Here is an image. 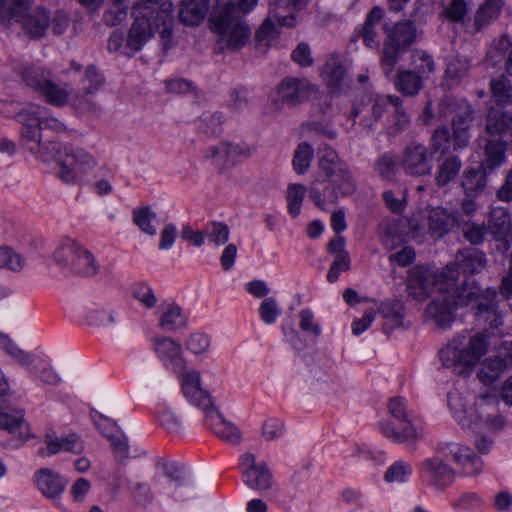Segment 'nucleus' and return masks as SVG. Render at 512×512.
I'll use <instances>...</instances> for the list:
<instances>
[{
  "label": "nucleus",
  "instance_id": "obj_26",
  "mask_svg": "<svg viewBox=\"0 0 512 512\" xmlns=\"http://www.w3.org/2000/svg\"><path fill=\"white\" fill-rule=\"evenodd\" d=\"M243 149L240 145L229 142H221L216 146H211L205 151V159L219 168L224 169L233 166L237 158L242 155Z\"/></svg>",
  "mask_w": 512,
  "mask_h": 512
},
{
  "label": "nucleus",
  "instance_id": "obj_47",
  "mask_svg": "<svg viewBox=\"0 0 512 512\" xmlns=\"http://www.w3.org/2000/svg\"><path fill=\"white\" fill-rule=\"evenodd\" d=\"M151 23L152 27H155L163 39L169 38L172 35L173 27V15L170 5L160 7L157 3L151 16Z\"/></svg>",
  "mask_w": 512,
  "mask_h": 512
},
{
  "label": "nucleus",
  "instance_id": "obj_12",
  "mask_svg": "<svg viewBox=\"0 0 512 512\" xmlns=\"http://www.w3.org/2000/svg\"><path fill=\"white\" fill-rule=\"evenodd\" d=\"M239 469L244 484L259 492L268 495L274 488L272 472L266 462H257L252 453H244L239 458Z\"/></svg>",
  "mask_w": 512,
  "mask_h": 512
},
{
  "label": "nucleus",
  "instance_id": "obj_51",
  "mask_svg": "<svg viewBox=\"0 0 512 512\" xmlns=\"http://www.w3.org/2000/svg\"><path fill=\"white\" fill-rule=\"evenodd\" d=\"M330 182L342 197H349L357 190V181L350 166Z\"/></svg>",
  "mask_w": 512,
  "mask_h": 512
},
{
  "label": "nucleus",
  "instance_id": "obj_25",
  "mask_svg": "<svg viewBox=\"0 0 512 512\" xmlns=\"http://www.w3.org/2000/svg\"><path fill=\"white\" fill-rule=\"evenodd\" d=\"M318 170L324 178L322 182L331 181L339 176L349 165L340 158L337 151L330 146L318 149Z\"/></svg>",
  "mask_w": 512,
  "mask_h": 512
},
{
  "label": "nucleus",
  "instance_id": "obj_19",
  "mask_svg": "<svg viewBox=\"0 0 512 512\" xmlns=\"http://www.w3.org/2000/svg\"><path fill=\"white\" fill-rule=\"evenodd\" d=\"M152 341L154 352L167 369L181 372L186 368V360L179 342L165 336H155Z\"/></svg>",
  "mask_w": 512,
  "mask_h": 512
},
{
  "label": "nucleus",
  "instance_id": "obj_27",
  "mask_svg": "<svg viewBox=\"0 0 512 512\" xmlns=\"http://www.w3.org/2000/svg\"><path fill=\"white\" fill-rule=\"evenodd\" d=\"M452 306L454 305L450 291L439 292V295L434 296L427 305L426 313L435 320L439 327L446 328L454 320Z\"/></svg>",
  "mask_w": 512,
  "mask_h": 512
},
{
  "label": "nucleus",
  "instance_id": "obj_45",
  "mask_svg": "<svg viewBox=\"0 0 512 512\" xmlns=\"http://www.w3.org/2000/svg\"><path fill=\"white\" fill-rule=\"evenodd\" d=\"M507 367V361L500 356L489 357L481 364L478 373L479 380L488 385L494 383Z\"/></svg>",
  "mask_w": 512,
  "mask_h": 512
},
{
  "label": "nucleus",
  "instance_id": "obj_55",
  "mask_svg": "<svg viewBox=\"0 0 512 512\" xmlns=\"http://www.w3.org/2000/svg\"><path fill=\"white\" fill-rule=\"evenodd\" d=\"M313 154V147L309 143L302 142L298 145L293 156V167L296 173L302 175L308 171Z\"/></svg>",
  "mask_w": 512,
  "mask_h": 512
},
{
  "label": "nucleus",
  "instance_id": "obj_7",
  "mask_svg": "<svg viewBox=\"0 0 512 512\" xmlns=\"http://www.w3.org/2000/svg\"><path fill=\"white\" fill-rule=\"evenodd\" d=\"M385 39L380 58V66L389 78L394 72L396 64L417 39V29L413 21L404 20L395 23L392 27L385 26Z\"/></svg>",
  "mask_w": 512,
  "mask_h": 512
},
{
  "label": "nucleus",
  "instance_id": "obj_30",
  "mask_svg": "<svg viewBox=\"0 0 512 512\" xmlns=\"http://www.w3.org/2000/svg\"><path fill=\"white\" fill-rule=\"evenodd\" d=\"M487 186V172L484 164L467 167L461 176V187L468 197H477Z\"/></svg>",
  "mask_w": 512,
  "mask_h": 512
},
{
  "label": "nucleus",
  "instance_id": "obj_62",
  "mask_svg": "<svg viewBox=\"0 0 512 512\" xmlns=\"http://www.w3.org/2000/svg\"><path fill=\"white\" fill-rule=\"evenodd\" d=\"M259 314L265 324L271 325L280 316L281 309L273 297H266L259 306Z\"/></svg>",
  "mask_w": 512,
  "mask_h": 512
},
{
  "label": "nucleus",
  "instance_id": "obj_36",
  "mask_svg": "<svg viewBox=\"0 0 512 512\" xmlns=\"http://www.w3.org/2000/svg\"><path fill=\"white\" fill-rule=\"evenodd\" d=\"M86 248L77 241L65 238L63 239L53 253V260L62 270L69 271L71 264Z\"/></svg>",
  "mask_w": 512,
  "mask_h": 512
},
{
  "label": "nucleus",
  "instance_id": "obj_9",
  "mask_svg": "<svg viewBox=\"0 0 512 512\" xmlns=\"http://www.w3.org/2000/svg\"><path fill=\"white\" fill-rule=\"evenodd\" d=\"M388 409L398 424L392 421L380 422L379 428L382 434L395 443H404L410 450H416L419 434L412 424V412L408 410L406 399L401 396L392 398Z\"/></svg>",
  "mask_w": 512,
  "mask_h": 512
},
{
  "label": "nucleus",
  "instance_id": "obj_24",
  "mask_svg": "<svg viewBox=\"0 0 512 512\" xmlns=\"http://www.w3.org/2000/svg\"><path fill=\"white\" fill-rule=\"evenodd\" d=\"M321 75L326 85L335 92L343 91L352 82L344 63L338 57L326 61Z\"/></svg>",
  "mask_w": 512,
  "mask_h": 512
},
{
  "label": "nucleus",
  "instance_id": "obj_16",
  "mask_svg": "<svg viewBox=\"0 0 512 512\" xmlns=\"http://www.w3.org/2000/svg\"><path fill=\"white\" fill-rule=\"evenodd\" d=\"M433 153L421 143H412L404 150L402 167L406 174L414 177L429 175L433 168Z\"/></svg>",
  "mask_w": 512,
  "mask_h": 512
},
{
  "label": "nucleus",
  "instance_id": "obj_61",
  "mask_svg": "<svg viewBox=\"0 0 512 512\" xmlns=\"http://www.w3.org/2000/svg\"><path fill=\"white\" fill-rule=\"evenodd\" d=\"M274 20L277 22L276 17L271 13L270 6L267 18L264 20L255 34L258 43H264L265 45H268L276 37L278 31L274 24Z\"/></svg>",
  "mask_w": 512,
  "mask_h": 512
},
{
  "label": "nucleus",
  "instance_id": "obj_50",
  "mask_svg": "<svg viewBox=\"0 0 512 512\" xmlns=\"http://www.w3.org/2000/svg\"><path fill=\"white\" fill-rule=\"evenodd\" d=\"M99 271V264L97 263L94 255L87 249H85L80 256L71 264L69 272L92 277L95 276Z\"/></svg>",
  "mask_w": 512,
  "mask_h": 512
},
{
  "label": "nucleus",
  "instance_id": "obj_23",
  "mask_svg": "<svg viewBox=\"0 0 512 512\" xmlns=\"http://www.w3.org/2000/svg\"><path fill=\"white\" fill-rule=\"evenodd\" d=\"M310 0H274L270 3L271 13L281 27L294 28L297 24L296 13L304 10Z\"/></svg>",
  "mask_w": 512,
  "mask_h": 512
},
{
  "label": "nucleus",
  "instance_id": "obj_46",
  "mask_svg": "<svg viewBox=\"0 0 512 512\" xmlns=\"http://www.w3.org/2000/svg\"><path fill=\"white\" fill-rule=\"evenodd\" d=\"M84 319L89 326L100 327L106 323L114 324L117 318L115 310H107L98 304H90L84 309Z\"/></svg>",
  "mask_w": 512,
  "mask_h": 512
},
{
  "label": "nucleus",
  "instance_id": "obj_5",
  "mask_svg": "<svg viewBox=\"0 0 512 512\" xmlns=\"http://www.w3.org/2000/svg\"><path fill=\"white\" fill-rule=\"evenodd\" d=\"M512 135V112L490 107L485 118L484 135L481 138L484 150V163L494 169L505 160L507 142L503 138Z\"/></svg>",
  "mask_w": 512,
  "mask_h": 512
},
{
  "label": "nucleus",
  "instance_id": "obj_49",
  "mask_svg": "<svg viewBox=\"0 0 512 512\" xmlns=\"http://www.w3.org/2000/svg\"><path fill=\"white\" fill-rule=\"evenodd\" d=\"M0 348L4 349L9 356L24 367L32 366L37 359L35 354L22 350L3 333H0Z\"/></svg>",
  "mask_w": 512,
  "mask_h": 512
},
{
  "label": "nucleus",
  "instance_id": "obj_60",
  "mask_svg": "<svg viewBox=\"0 0 512 512\" xmlns=\"http://www.w3.org/2000/svg\"><path fill=\"white\" fill-rule=\"evenodd\" d=\"M412 58V64L414 65L413 71H416L423 79L435 70V62L432 56L426 51L416 50L413 52Z\"/></svg>",
  "mask_w": 512,
  "mask_h": 512
},
{
  "label": "nucleus",
  "instance_id": "obj_4",
  "mask_svg": "<svg viewBox=\"0 0 512 512\" xmlns=\"http://www.w3.org/2000/svg\"><path fill=\"white\" fill-rule=\"evenodd\" d=\"M488 347V337L484 333L472 336L459 335L439 351V356L443 367L458 375L467 376L487 352Z\"/></svg>",
  "mask_w": 512,
  "mask_h": 512
},
{
  "label": "nucleus",
  "instance_id": "obj_33",
  "mask_svg": "<svg viewBox=\"0 0 512 512\" xmlns=\"http://www.w3.org/2000/svg\"><path fill=\"white\" fill-rule=\"evenodd\" d=\"M383 17V10L375 6L368 13L364 24L361 28H357L354 32L352 40L362 38L367 47H374L378 44L377 41V26Z\"/></svg>",
  "mask_w": 512,
  "mask_h": 512
},
{
  "label": "nucleus",
  "instance_id": "obj_41",
  "mask_svg": "<svg viewBox=\"0 0 512 512\" xmlns=\"http://www.w3.org/2000/svg\"><path fill=\"white\" fill-rule=\"evenodd\" d=\"M459 219L456 215H450L442 207H436L430 210L428 216L429 231L435 237H442L447 234L454 223Z\"/></svg>",
  "mask_w": 512,
  "mask_h": 512
},
{
  "label": "nucleus",
  "instance_id": "obj_37",
  "mask_svg": "<svg viewBox=\"0 0 512 512\" xmlns=\"http://www.w3.org/2000/svg\"><path fill=\"white\" fill-rule=\"evenodd\" d=\"M512 229L510 213L506 208L494 207L490 211L488 231L496 241L505 240Z\"/></svg>",
  "mask_w": 512,
  "mask_h": 512
},
{
  "label": "nucleus",
  "instance_id": "obj_54",
  "mask_svg": "<svg viewBox=\"0 0 512 512\" xmlns=\"http://www.w3.org/2000/svg\"><path fill=\"white\" fill-rule=\"evenodd\" d=\"M224 116L221 112L204 113L198 119V128L210 136H217L222 132Z\"/></svg>",
  "mask_w": 512,
  "mask_h": 512
},
{
  "label": "nucleus",
  "instance_id": "obj_42",
  "mask_svg": "<svg viewBox=\"0 0 512 512\" xmlns=\"http://www.w3.org/2000/svg\"><path fill=\"white\" fill-rule=\"evenodd\" d=\"M45 443L47 445V449L40 448L37 451V454L41 457L51 456L57 454L61 451L66 452H79L77 450L78 446V437L74 434L68 435L67 437H54L50 434H46Z\"/></svg>",
  "mask_w": 512,
  "mask_h": 512
},
{
  "label": "nucleus",
  "instance_id": "obj_64",
  "mask_svg": "<svg viewBox=\"0 0 512 512\" xmlns=\"http://www.w3.org/2000/svg\"><path fill=\"white\" fill-rule=\"evenodd\" d=\"M104 78L94 65H89L82 79L83 89L86 94H93L101 87Z\"/></svg>",
  "mask_w": 512,
  "mask_h": 512
},
{
  "label": "nucleus",
  "instance_id": "obj_31",
  "mask_svg": "<svg viewBox=\"0 0 512 512\" xmlns=\"http://www.w3.org/2000/svg\"><path fill=\"white\" fill-rule=\"evenodd\" d=\"M210 7V0H181L179 19L188 26H196L203 22Z\"/></svg>",
  "mask_w": 512,
  "mask_h": 512
},
{
  "label": "nucleus",
  "instance_id": "obj_52",
  "mask_svg": "<svg viewBox=\"0 0 512 512\" xmlns=\"http://www.w3.org/2000/svg\"><path fill=\"white\" fill-rule=\"evenodd\" d=\"M306 191L307 188L305 185L297 183L290 184L287 188V208L293 218H296L301 212V206Z\"/></svg>",
  "mask_w": 512,
  "mask_h": 512
},
{
  "label": "nucleus",
  "instance_id": "obj_34",
  "mask_svg": "<svg viewBox=\"0 0 512 512\" xmlns=\"http://www.w3.org/2000/svg\"><path fill=\"white\" fill-rule=\"evenodd\" d=\"M319 179L314 180L308 189L309 198L313 201L314 205L319 209L326 211L330 205H334L338 202L341 196L335 189L330 181H325V186L320 188Z\"/></svg>",
  "mask_w": 512,
  "mask_h": 512
},
{
  "label": "nucleus",
  "instance_id": "obj_32",
  "mask_svg": "<svg viewBox=\"0 0 512 512\" xmlns=\"http://www.w3.org/2000/svg\"><path fill=\"white\" fill-rule=\"evenodd\" d=\"M502 5V0H485L476 11L472 25H467L466 30L472 34L481 31L498 18Z\"/></svg>",
  "mask_w": 512,
  "mask_h": 512
},
{
  "label": "nucleus",
  "instance_id": "obj_14",
  "mask_svg": "<svg viewBox=\"0 0 512 512\" xmlns=\"http://www.w3.org/2000/svg\"><path fill=\"white\" fill-rule=\"evenodd\" d=\"M150 7L143 4H134L131 9L133 23L126 39V48L136 53L142 49L145 43L153 36Z\"/></svg>",
  "mask_w": 512,
  "mask_h": 512
},
{
  "label": "nucleus",
  "instance_id": "obj_56",
  "mask_svg": "<svg viewBox=\"0 0 512 512\" xmlns=\"http://www.w3.org/2000/svg\"><path fill=\"white\" fill-rule=\"evenodd\" d=\"M457 225L461 228L464 238L474 245L481 244L488 231L484 224H477L464 219H457Z\"/></svg>",
  "mask_w": 512,
  "mask_h": 512
},
{
  "label": "nucleus",
  "instance_id": "obj_44",
  "mask_svg": "<svg viewBox=\"0 0 512 512\" xmlns=\"http://www.w3.org/2000/svg\"><path fill=\"white\" fill-rule=\"evenodd\" d=\"M391 107V101L388 96H378L372 100L371 105L367 108V113L373 114V119L368 118L366 115L361 118L360 125L367 132L375 129L376 123L381 121L385 114H387Z\"/></svg>",
  "mask_w": 512,
  "mask_h": 512
},
{
  "label": "nucleus",
  "instance_id": "obj_15",
  "mask_svg": "<svg viewBox=\"0 0 512 512\" xmlns=\"http://www.w3.org/2000/svg\"><path fill=\"white\" fill-rule=\"evenodd\" d=\"M30 3L31 0H27L26 6L20 10L18 17L0 19V22L7 25L12 22H22V27L25 33L30 38L38 39L45 35L50 24V17L46 9L42 7H37L28 14H25L30 7Z\"/></svg>",
  "mask_w": 512,
  "mask_h": 512
},
{
  "label": "nucleus",
  "instance_id": "obj_8",
  "mask_svg": "<svg viewBox=\"0 0 512 512\" xmlns=\"http://www.w3.org/2000/svg\"><path fill=\"white\" fill-rule=\"evenodd\" d=\"M455 281L452 265H446L440 273L416 266L409 271L407 290L415 300L424 301L433 292H449Z\"/></svg>",
  "mask_w": 512,
  "mask_h": 512
},
{
  "label": "nucleus",
  "instance_id": "obj_63",
  "mask_svg": "<svg viewBox=\"0 0 512 512\" xmlns=\"http://www.w3.org/2000/svg\"><path fill=\"white\" fill-rule=\"evenodd\" d=\"M130 492L134 502L139 506L146 507L151 504L154 499L150 485L144 482L134 483L130 487Z\"/></svg>",
  "mask_w": 512,
  "mask_h": 512
},
{
  "label": "nucleus",
  "instance_id": "obj_6",
  "mask_svg": "<svg viewBox=\"0 0 512 512\" xmlns=\"http://www.w3.org/2000/svg\"><path fill=\"white\" fill-rule=\"evenodd\" d=\"M231 2L213 6L209 22L211 29L218 34L217 46L220 50L239 51L250 38V27L241 17L228 13Z\"/></svg>",
  "mask_w": 512,
  "mask_h": 512
},
{
  "label": "nucleus",
  "instance_id": "obj_38",
  "mask_svg": "<svg viewBox=\"0 0 512 512\" xmlns=\"http://www.w3.org/2000/svg\"><path fill=\"white\" fill-rule=\"evenodd\" d=\"M378 311L384 318L383 329L386 333L403 325L405 306L399 300H387L380 304Z\"/></svg>",
  "mask_w": 512,
  "mask_h": 512
},
{
  "label": "nucleus",
  "instance_id": "obj_18",
  "mask_svg": "<svg viewBox=\"0 0 512 512\" xmlns=\"http://www.w3.org/2000/svg\"><path fill=\"white\" fill-rule=\"evenodd\" d=\"M180 376L182 391L186 399L202 411L212 406L214 400L208 391L201 387V374L197 370L184 368L176 372Z\"/></svg>",
  "mask_w": 512,
  "mask_h": 512
},
{
  "label": "nucleus",
  "instance_id": "obj_20",
  "mask_svg": "<svg viewBox=\"0 0 512 512\" xmlns=\"http://www.w3.org/2000/svg\"><path fill=\"white\" fill-rule=\"evenodd\" d=\"M313 88L305 78L287 77L280 82L277 92L284 104L295 106L309 99Z\"/></svg>",
  "mask_w": 512,
  "mask_h": 512
},
{
  "label": "nucleus",
  "instance_id": "obj_2",
  "mask_svg": "<svg viewBox=\"0 0 512 512\" xmlns=\"http://www.w3.org/2000/svg\"><path fill=\"white\" fill-rule=\"evenodd\" d=\"M452 461L462 467V475L471 477L481 473L483 461L475 452L456 442H440L435 447L434 455L424 459L418 466L419 472L427 479L430 486L444 490L451 486L456 478Z\"/></svg>",
  "mask_w": 512,
  "mask_h": 512
},
{
  "label": "nucleus",
  "instance_id": "obj_48",
  "mask_svg": "<svg viewBox=\"0 0 512 512\" xmlns=\"http://www.w3.org/2000/svg\"><path fill=\"white\" fill-rule=\"evenodd\" d=\"M490 91L494 101L499 106L512 104V85L509 78L500 75L490 81Z\"/></svg>",
  "mask_w": 512,
  "mask_h": 512
},
{
  "label": "nucleus",
  "instance_id": "obj_59",
  "mask_svg": "<svg viewBox=\"0 0 512 512\" xmlns=\"http://www.w3.org/2000/svg\"><path fill=\"white\" fill-rule=\"evenodd\" d=\"M132 297L146 309H152L157 304L153 289L145 283H136L131 287Z\"/></svg>",
  "mask_w": 512,
  "mask_h": 512
},
{
  "label": "nucleus",
  "instance_id": "obj_57",
  "mask_svg": "<svg viewBox=\"0 0 512 512\" xmlns=\"http://www.w3.org/2000/svg\"><path fill=\"white\" fill-rule=\"evenodd\" d=\"M156 219L155 212L149 207H142L133 211V222L139 229L151 236L156 235L157 228L152 224Z\"/></svg>",
  "mask_w": 512,
  "mask_h": 512
},
{
  "label": "nucleus",
  "instance_id": "obj_35",
  "mask_svg": "<svg viewBox=\"0 0 512 512\" xmlns=\"http://www.w3.org/2000/svg\"><path fill=\"white\" fill-rule=\"evenodd\" d=\"M391 101L392 119H388V122L384 125V128L388 135L394 136L402 131L406 130L410 123L411 117L403 107L402 99L397 95H389Z\"/></svg>",
  "mask_w": 512,
  "mask_h": 512
},
{
  "label": "nucleus",
  "instance_id": "obj_43",
  "mask_svg": "<svg viewBox=\"0 0 512 512\" xmlns=\"http://www.w3.org/2000/svg\"><path fill=\"white\" fill-rule=\"evenodd\" d=\"M462 168V161L455 155H449L439 163L435 174V183L444 188L454 181Z\"/></svg>",
  "mask_w": 512,
  "mask_h": 512
},
{
  "label": "nucleus",
  "instance_id": "obj_40",
  "mask_svg": "<svg viewBox=\"0 0 512 512\" xmlns=\"http://www.w3.org/2000/svg\"><path fill=\"white\" fill-rule=\"evenodd\" d=\"M480 289L475 281L471 279H465L459 287H456L455 283L450 288L453 305L455 307L472 305L474 301H478L482 297Z\"/></svg>",
  "mask_w": 512,
  "mask_h": 512
},
{
  "label": "nucleus",
  "instance_id": "obj_17",
  "mask_svg": "<svg viewBox=\"0 0 512 512\" xmlns=\"http://www.w3.org/2000/svg\"><path fill=\"white\" fill-rule=\"evenodd\" d=\"M32 482L47 500L58 504L67 486V480L57 471L43 467L35 471Z\"/></svg>",
  "mask_w": 512,
  "mask_h": 512
},
{
  "label": "nucleus",
  "instance_id": "obj_58",
  "mask_svg": "<svg viewBox=\"0 0 512 512\" xmlns=\"http://www.w3.org/2000/svg\"><path fill=\"white\" fill-rule=\"evenodd\" d=\"M512 47V40L507 35L500 36L494 40L486 55V61L495 66L505 57L506 52Z\"/></svg>",
  "mask_w": 512,
  "mask_h": 512
},
{
  "label": "nucleus",
  "instance_id": "obj_28",
  "mask_svg": "<svg viewBox=\"0 0 512 512\" xmlns=\"http://www.w3.org/2000/svg\"><path fill=\"white\" fill-rule=\"evenodd\" d=\"M0 428L6 430L21 442L31 438L30 425L24 419V410L1 411Z\"/></svg>",
  "mask_w": 512,
  "mask_h": 512
},
{
  "label": "nucleus",
  "instance_id": "obj_10",
  "mask_svg": "<svg viewBox=\"0 0 512 512\" xmlns=\"http://www.w3.org/2000/svg\"><path fill=\"white\" fill-rule=\"evenodd\" d=\"M440 119L450 118L455 149L466 147L470 142V127L475 111L472 105L463 98L446 96L438 105Z\"/></svg>",
  "mask_w": 512,
  "mask_h": 512
},
{
  "label": "nucleus",
  "instance_id": "obj_13",
  "mask_svg": "<svg viewBox=\"0 0 512 512\" xmlns=\"http://www.w3.org/2000/svg\"><path fill=\"white\" fill-rule=\"evenodd\" d=\"M97 162L92 155L81 148L70 147L69 154L65 157L63 167L59 171V178L67 183L74 184L92 174Z\"/></svg>",
  "mask_w": 512,
  "mask_h": 512
},
{
  "label": "nucleus",
  "instance_id": "obj_1",
  "mask_svg": "<svg viewBox=\"0 0 512 512\" xmlns=\"http://www.w3.org/2000/svg\"><path fill=\"white\" fill-rule=\"evenodd\" d=\"M15 118L22 126L20 130L22 147L43 162L52 160L57 162L62 169L70 147L55 141L49 133L64 132L67 129L66 125L52 116L46 107L37 104H28L16 114Z\"/></svg>",
  "mask_w": 512,
  "mask_h": 512
},
{
  "label": "nucleus",
  "instance_id": "obj_29",
  "mask_svg": "<svg viewBox=\"0 0 512 512\" xmlns=\"http://www.w3.org/2000/svg\"><path fill=\"white\" fill-rule=\"evenodd\" d=\"M159 327L166 332H176L187 327V317L175 302H165L159 306Z\"/></svg>",
  "mask_w": 512,
  "mask_h": 512
},
{
  "label": "nucleus",
  "instance_id": "obj_53",
  "mask_svg": "<svg viewBox=\"0 0 512 512\" xmlns=\"http://www.w3.org/2000/svg\"><path fill=\"white\" fill-rule=\"evenodd\" d=\"M413 468L409 462L398 460L390 465L384 473L387 483H405L412 475Z\"/></svg>",
  "mask_w": 512,
  "mask_h": 512
},
{
  "label": "nucleus",
  "instance_id": "obj_11",
  "mask_svg": "<svg viewBox=\"0 0 512 512\" xmlns=\"http://www.w3.org/2000/svg\"><path fill=\"white\" fill-rule=\"evenodd\" d=\"M15 71L29 88L43 96L47 103L54 106H64L69 98L66 87H61L52 81L50 70L33 63H24Z\"/></svg>",
  "mask_w": 512,
  "mask_h": 512
},
{
  "label": "nucleus",
  "instance_id": "obj_22",
  "mask_svg": "<svg viewBox=\"0 0 512 512\" xmlns=\"http://www.w3.org/2000/svg\"><path fill=\"white\" fill-rule=\"evenodd\" d=\"M452 265L456 272V280L459 276V270L464 274H477L482 272L487 266L485 253L476 248H466L456 254L455 261L448 263Z\"/></svg>",
  "mask_w": 512,
  "mask_h": 512
},
{
  "label": "nucleus",
  "instance_id": "obj_3",
  "mask_svg": "<svg viewBox=\"0 0 512 512\" xmlns=\"http://www.w3.org/2000/svg\"><path fill=\"white\" fill-rule=\"evenodd\" d=\"M448 406L455 420L465 430L480 433L486 430L490 433L501 431L506 425V419L500 414V401L496 394H482L473 405L469 406L466 397L457 390L447 395Z\"/></svg>",
  "mask_w": 512,
  "mask_h": 512
},
{
  "label": "nucleus",
  "instance_id": "obj_39",
  "mask_svg": "<svg viewBox=\"0 0 512 512\" xmlns=\"http://www.w3.org/2000/svg\"><path fill=\"white\" fill-rule=\"evenodd\" d=\"M394 86L403 96H415L423 88V78L416 71L400 67L395 76Z\"/></svg>",
  "mask_w": 512,
  "mask_h": 512
},
{
  "label": "nucleus",
  "instance_id": "obj_21",
  "mask_svg": "<svg viewBox=\"0 0 512 512\" xmlns=\"http://www.w3.org/2000/svg\"><path fill=\"white\" fill-rule=\"evenodd\" d=\"M206 425L219 438L231 444H238L240 441V433L238 429L231 423L227 422L221 413L217 410L214 403L212 406L203 410Z\"/></svg>",
  "mask_w": 512,
  "mask_h": 512
}]
</instances>
